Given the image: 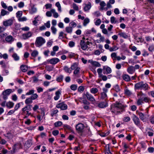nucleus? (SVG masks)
I'll return each instance as SVG.
<instances>
[{
	"mask_svg": "<svg viewBox=\"0 0 154 154\" xmlns=\"http://www.w3.org/2000/svg\"><path fill=\"white\" fill-rule=\"evenodd\" d=\"M126 107L125 105L120 102H116L115 103L111 105L110 110L113 114L119 115L124 111V109Z\"/></svg>",
	"mask_w": 154,
	"mask_h": 154,
	"instance_id": "obj_1",
	"label": "nucleus"
},
{
	"mask_svg": "<svg viewBox=\"0 0 154 154\" xmlns=\"http://www.w3.org/2000/svg\"><path fill=\"white\" fill-rule=\"evenodd\" d=\"M134 87L137 89L146 90L148 89V86L147 84L144 83L143 82H141L136 84Z\"/></svg>",
	"mask_w": 154,
	"mask_h": 154,
	"instance_id": "obj_2",
	"label": "nucleus"
},
{
	"mask_svg": "<svg viewBox=\"0 0 154 154\" xmlns=\"http://www.w3.org/2000/svg\"><path fill=\"white\" fill-rule=\"evenodd\" d=\"M45 42V39L42 37L36 38L35 45L36 47H40Z\"/></svg>",
	"mask_w": 154,
	"mask_h": 154,
	"instance_id": "obj_3",
	"label": "nucleus"
},
{
	"mask_svg": "<svg viewBox=\"0 0 154 154\" xmlns=\"http://www.w3.org/2000/svg\"><path fill=\"white\" fill-rule=\"evenodd\" d=\"M83 97L84 98H87L88 100L91 102H95V99L94 97L88 92L83 93L82 94Z\"/></svg>",
	"mask_w": 154,
	"mask_h": 154,
	"instance_id": "obj_4",
	"label": "nucleus"
},
{
	"mask_svg": "<svg viewBox=\"0 0 154 154\" xmlns=\"http://www.w3.org/2000/svg\"><path fill=\"white\" fill-rule=\"evenodd\" d=\"M76 131L78 133H82L84 132V130L85 128L84 124L82 123H79L75 126Z\"/></svg>",
	"mask_w": 154,
	"mask_h": 154,
	"instance_id": "obj_5",
	"label": "nucleus"
},
{
	"mask_svg": "<svg viewBox=\"0 0 154 154\" xmlns=\"http://www.w3.org/2000/svg\"><path fill=\"white\" fill-rule=\"evenodd\" d=\"M145 96V94L143 93L142 91L140 92L137 94V97L139 98L137 101V104L138 105H140L143 103V98Z\"/></svg>",
	"mask_w": 154,
	"mask_h": 154,
	"instance_id": "obj_6",
	"label": "nucleus"
},
{
	"mask_svg": "<svg viewBox=\"0 0 154 154\" xmlns=\"http://www.w3.org/2000/svg\"><path fill=\"white\" fill-rule=\"evenodd\" d=\"M132 119L134 124L139 128H141V125L139 118L135 115L133 114Z\"/></svg>",
	"mask_w": 154,
	"mask_h": 154,
	"instance_id": "obj_7",
	"label": "nucleus"
},
{
	"mask_svg": "<svg viewBox=\"0 0 154 154\" xmlns=\"http://www.w3.org/2000/svg\"><path fill=\"white\" fill-rule=\"evenodd\" d=\"M103 92L100 94V98L102 100H106L107 98V96L106 93L108 91V89L106 88H103L102 89Z\"/></svg>",
	"mask_w": 154,
	"mask_h": 154,
	"instance_id": "obj_8",
	"label": "nucleus"
},
{
	"mask_svg": "<svg viewBox=\"0 0 154 154\" xmlns=\"http://www.w3.org/2000/svg\"><path fill=\"white\" fill-rule=\"evenodd\" d=\"M14 20L12 19H9L3 22V25L5 27L11 26L13 24Z\"/></svg>",
	"mask_w": 154,
	"mask_h": 154,
	"instance_id": "obj_9",
	"label": "nucleus"
},
{
	"mask_svg": "<svg viewBox=\"0 0 154 154\" xmlns=\"http://www.w3.org/2000/svg\"><path fill=\"white\" fill-rule=\"evenodd\" d=\"M89 42H87L86 44L85 42L83 40H81L80 43V44L81 48L83 50H85L88 47L87 45H89Z\"/></svg>",
	"mask_w": 154,
	"mask_h": 154,
	"instance_id": "obj_10",
	"label": "nucleus"
},
{
	"mask_svg": "<svg viewBox=\"0 0 154 154\" xmlns=\"http://www.w3.org/2000/svg\"><path fill=\"white\" fill-rule=\"evenodd\" d=\"M33 35V33L30 31L23 34L22 35V37L23 39L26 40L29 38L31 37Z\"/></svg>",
	"mask_w": 154,
	"mask_h": 154,
	"instance_id": "obj_11",
	"label": "nucleus"
},
{
	"mask_svg": "<svg viewBox=\"0 0 154 154\" xmlns=\"http://www.w3.org/2000/svg\"><path fill=\"white\" fill-rule=\"evenodd\" d=\"M108 106V103L106 100L99 103L98 104V107L101 108L106 107Z\"/></svg>",
	"mask_w": 154,
	"mask_h": 154,
	"instance_id": "obj_12",
	"label": "nucleus"
},
{
	"mask_svg": "<svg viewBox=\"0 0 154 154\" xmlns=\"http://www.w3.org/2000/svg\"><path fill=\"white\" fill-rule=\"evenodd\" d=\"M46 62L52 64H55L58 62V58H53L47 60Z\"/></svg>",
	"mask_w": 154,
	"mask_h": 154,
	"instance_id": "obj_13",
	"label": "nucleus"
},
{
	"mask_svg": "<svg viewBox=\"0 0 154 154\" xmlns=\"http://www.w3.org/2000/svg\"><path fill=\"white\" fill-rule=\"evenodd\" d=\"M21 148V144L20 142H18L14 145L13 148L14 149V152H15L17 149Z\"/></svg>",
	"mask_w": 154,
	"mask_h": 154,
	"instance_id": "obj_14",
	"label": "nucleus"
},
{
	"mask_svg": "<svg viewBox=\"0 0 154 154\" xmlns=\"http://www.w3.org/2000/svg\"><path fill=\"white\" fill-rule=\"evenodd\" d=\"M5 40L6 42L9 43H11L14 40V38L11 35H9L7 36L5 38Z\"/></svg>",
	"mask_w": 154,
	"mask_h": 154,
	"instance_id": "obj_15",
	"label": "nucleus"
},
{
	"mask_svg": "<svg viewBox=\"0 0 154 154\" xmlns=\"http://www.w3.org/2000/svg\"><path fill=\"white\" fill-rule=\"evenodd\" d=\"M67 108V105L63 103H58V108H60L61 110L66 109Z\"/></svg>",
	"mask_w": 154,
	"mask_h": 154,
	"instance_id": "obj_16",
	"label": "nucleus"
},
{
	"mask_svg": "<svg viewBox=\"0 0 154 154\" xmlns=\"http://www.w3.org/2000/svg\"><path fill=\"white\" fill-rule=\"evenodd\" d=\"M135 69L134 66H131L128 67L127 69V71L130 74H133L135 72Z\"/></svg>",
	"mask_w": 154,
	"mask_h": 154,
	"instance_id": "obj_17",
	"label": "nucleus"
},
{
	"mask_svg": "<svg viewBox=\"0 0 154 154\" xmlns=\"http://www.w3.org/2000/svg\"><path fill=\"white\" fill-rule=\"evenodd\" d=\"M14 91V89H13V90L12 91L11 89H7L3 92L2 94H5L8 96L12 92H13Z\"/></svg>",
	"mask_w": 154,
	"mask_h": 154,
	"instance_id": "obj_18",
	"label": "nucleus"
},
{
	"mask_svg": "<svg viewBox=\"0 0 154 154\" xmlns=\"http://www.w3.org/2000/svg\"><path fill=\"white\" fill-rule=\"evenodd\" d=\"M91 3L90 2H88V4H85V6L84 8V10L85 11H87L91 9Z\"/></svg>",
	"mask_w": 154,
	"mask_h": 154,
	"instance_id": "obj_19",
	"label": "nucleus"
},
{
	"mask_svg": "<svg viewBox=\"0 0 154 154\" xmlns=\"http://www.w3.org/2000/svg\"><path fill=\"white\" fill-rule=\"evenodd\" d=\"M103 69L105 70L106 72V75L109 74L112 72L111 68L107 66H103Z\"/></svg>",
	"mask_w": 154,
	"mask_h": 154,
	"instance_id": "obj_20",
	"label": "nucleus"
},
{
	"mask_svg": "<svg viewBox=\"0 0 154 154\" xmlns=\"http://www.w3.org/2000/svg\"><path fill=\"white\" fill-rule=\"evenodd\" d=\"M122 78L126 82H129L131 80V78L130 76L127 74H124L123 75Z\"/></svg>",
	"mask_w": 154,
	"mask_h": 154,
	"instance_id": "obj_21",
	"label": "nucleus"
},
{
	"mask_svg": "<svg viewBox=\"0 0 154 154\" xmlns=\"http://www.w3.org/2000/svg\"><path fill=\"white\" fill-rule=\"evenodd\" d=\"M20 69L23 72H25L28 69V67L26 65H22L20 66Z\"/></svg>",
	"mask_w": 154,
	"mask_h": 154,
	"instance_id": "obj_22",
	"label": "nucleus"
},
{
	"mask_svg": "<svg viewBox=\"0 0 154 154\" xmlns=\"http://www.w3.org/2000/svg\"><path fill=\"white\" fill-rule=\"evenodd\" d=\"M118 35H119L120 37H122L125 39H126L128 37V35L124 32H119L118 33Z\"/></svg>",
	"mask_w": 154,
	"mask_h": 154,
	"instance_id": "obj_23",
	"label": "nucleus"
},
{
	"mask_svg": "<svg viewBox=\"0 0 154 154\" xmlns=\"http://www.w3.org/2000/svg\"><path fill=\"white\" fill-rule=\"evenodd\" d=\"M124 93L126 95L128 96L131 95L132 94L131 91L128 89L127 87H126L125 89L124 90Z\"/></svg>",
	"mask_w": 154,
	"mask_h": 154,
	"instance_id": "obj_24",
	"label": "nucleus"
},
{
	"mask_svg": "<svg viewBox=\"0 0 154 154\" xmlns=\"http://www.w3.org/2000/svg\"><path fill=\"white\" fill-rule=\"evenodd\" d=\"M14 103L11 101H9L6 103V106L7 108H11L14 106Z\"/></svg>",
	"mask_w": 154,
	"mask_h": 154,
	"instance_id": "obj_25",
	"label": "nucleus"
},
{
	"mask_svg": "<svg viewBox=\"0 0 154 154\" xmlns=\"http://www.w3.org/2000/svg\"><path fill=\"white\" fill-rule=\"evenodd\" d=\"M1 16H4L5 15H8L9 14V12L4 9H2L1 11Z\"/></svg>",
	"mask_w": 154,
	"mask_h": 154,
	"instance_id": "obj_26",
	"label": "nucleus"
},
{
	"mask_svg": "<svg viewBox=\"0 0 154 154\" xmlns=\"http://www.w3.org/2000/svg\"><path fill=\"white\" fill-rule=\"evenodd\" d=\"M32 102V100L30 97L27 98L25 100V103L27 105L31 104Z\"/></svg>",
	"mask_w": 154,
	"mask_h": 154,
	"instance_id": "obj_27",
	"label": "nucleus"
},
{
	"mask_svg": "<svg viewBox=\"0 0 154 154\" xmlns=\"http://www.w3.org/2000/svg\"><path fill=\"white\" fill-rule=\"evenodd\" d=\"M64 70L67 73H70L72 72V70L70 68L68 67L67 66H65L64 67Z\"/></svg>",
	"mask_w": 154,
	"mask_h": 154,
	"instance_id": "obj_28",
	"label": "nucleus"
},
{
	"mask_svg": "<svg viewBox=\"0 0 154 154\" xmlns=\"http://www.w3.org/2000/svg\"><path fill=\"white\" fill-rule=\"evenodd\" d=\"M12 57L15 61H18L20 59L19 57L16 53H14L12 55Z\"/></svg>",
	"mask_w": 154,
	"mask_h": 154,
	"instance_id": "obj_29",
	"label": "nucleus"
},
{
	"mask_svg": "<svg viewBox=\"0 0 154 154\" xmlns=\"http://www.w3.org/2000/svg\"><path fill=\"white\" fill-rule=\"evenodd\" d=\"M90 92L91 93L95 94L98 92V89L96 88H92L90 90Z\"/></svg>",
	"mask_w": 154,
	"mask_h": 154,
	"instance_id": "obj_30",
	"label": "nucleus"
},
{
	"mask_svg": "<svg viewBox=\"0 0 154 154\" xmlns=\"http://www.w3.org/2000/svg\"><path fill=\"white\" fill-rule=\"evenodd\" d=\"M72 28L69 26L66 27L65 28L66 32L69 33H71L72 31Z\"/></svg>",
	"mask_w": 154,
	"mask_h": 154,
	"instance_id": "obj_31",
	"label": "nucleus"
},
{
	"mask_svg": "<svg viewBox=\"0 0 154 154\" xmlns=\"http://www.w3.org/2000/svg\"><path fill=\"white\" fill-rule=\"evenodd\" d=\"M79 67L78 64L76 63H74L71 66V68L72 70H75Z\"/></svg>",
	"mask_w": 154,
	"mask_h": 154,
	"instance_id": "obj_32",
	"label": "nucleus"
},
{
	"mask_svg": "<svg viewBox=\"0 0 154 154\" xmlns=\"http://www.w3.org/2000/svg\"><path fill=\"white\" fill-rule=\"evenodd\" d=\"M63 128L65 130H68L71 131H72V128L69 125H65L63 126Z\"/></svg>",
	"mask_w": 154,
	"mask_h": 154,
	"instance_id": "obj_33",
	"label": "nucleus"
},
{
	"mask_svg": "<svg viewBox=\"0 0 154 154\" xmlns=\"http://www.w3.org/2000/svg\"><path fill=\"white\" fill-rule=\"evenodd\" d=\"M90 22V20L88 18H86L84 20L83 25L84 26H86L87 24Z\"/></svg>",
	"mask_w": 154,
	"mask_h": 154,
	"instance_id": "obj_34",
	"label": "nucleus"
},
{
	"mask_svg": "<svg viewBox=\"0 0 154 154\" xmlns=\"http://www.w3.org/2000/svg\"><path fill=\"white\" fill-rule=\"evenodd\" d=\"M102 31L103 33L104 34L107 35L108 36L110 35V34H112L113 33V32H110L109 34H108L107 30L106 28L102 29Z\"/></svg>",
	"mask_w": 154,
	"mask_h": 154,
	"instance_id": "obj_35",
	"label": "nucleus"
},
{
	"mask_svg": "<svg viewBox=\"0 0 154 154\" xmlns=\"http://www.w3.org/2000/svg\"><path fill=\"white\" fill-rule=\"evenodd\" d=\"M38 52L37 50H35L32 52L31 54V55L33 57H35L38 55Z\"/></svg>",
	"mask_w": 154,
	"mask_h": 154,
	"instance_id": "obj_36",
	"label": "nucleus"
},
{
	"mask_svg": "<svg viewBox=\"0 0 154 154\" xmlns=\"http://www.w3.org/2000/svg\"><path fill=\"white\" fill-rule=\"evenodd\" d=\"M91 63L93 66L96 67H100L101 66L100 64L98 62L92 61L91 62Z\"/></svg>",
	"mask_w": 154,
	"mask_h": 154,
	"instance_id": "obj_37",
	"label": "nucleus"
},
{
	"mask_svg": "<svg viewBox=\"0 0 154 154\" xmlns=\"http://www.w3.org/2000/svg\"><path fill=\"white\" fill-rule=\"evenodd\" d=\"M113 88L117 92H119L120 91L119 87L118 85H116L114 86Z\"/></svg>",
	"mask_w": 154,
	"mask_h": 154,
	"instance_id": "obj_38",
	"label": "nucleus"
},
{
	"mask_svg": "<svg viewBox=\"0 0 154 154\" xmlns=\"http://www.w3.org/2000/svg\"><path fill=\"white\" fill-rule=\"evenodd\" d=\"M110 22L112 23H116L117 22V21L116 20V18L114 17H111L110 18Z\"/></svg>",
	"mask_w": 154,
	"mask_h": 154,
	"instance_id": "obj_39",
	"label": "nucleus"
},
{
	"mask_svg": "<svg viewBox=\"0 0 154 154\" xmlns=\"http://www.w3.org/2000/svg\"><path fill=\"white\" fill-rule=\"evenodd\" d=\"M37 11V9L35 8L32 7L29 10V13L31 14H32Z\"/></svg>",
	"mask_w": 154,
	"mask_h": 154,
	"instance_id": "obj_40",
	"label": "nucleus"
},
{
	"mask_svg": "<svg viewBox=\"0 0 154 154\" xmlns=\"http://www.w3.org/2000/svg\"><path fill=\"white\" fill-rule=\"evenodd\" d=\"M38 97V95L36 94H33L30 97L32 100L36 99Z\"/></svg>",
	"mask_w": 154,
	"mask_h": 154,
	"instance_id": "obj_41",
	"label": "nucleus"
},
{
	"mask_svg": "<svg viewBox=\"0 0 154 154\" xmlns=\"http://www.w3.org/2000/svg\"><path fill=\"white\" fill-rule=\"evenodd\" d=\"M77 24L74 21L71 22L69 23V26L72 27V28H74L76 26Z\"/></svg>",
	"mask_w": 154,
	"mask_h": 154,
	"instance_id": "obj_42",
	"label": "nucleus"
},
{
	"mask_svg": "<svg viewBox=\"0 0 154 154\" xmlns=\"http://www.w3.org/2000/svg\"><path fill=\"white\" fill-rule=\"evenodd\" d=\"M51 12L53 14L54 17L55 18H57L58 17V14L55 12V11L54 9H51Z\"/></svg>",
	"mask_w": 154,
	"mask_h": 154,
	"instance_id": "obj_43",
	"label": "nucleus"
},
{
	"mask_svg": "<svg viewBox=\"0 0 154 154\" xmlns=\"http://www.w3.org/2000/svg\"><path fill=\"white\" fill-rule=\"evenodd\" d=\"M72 7L74 10L75 11H78L79 10V7L76 4L73 3L72 5Z\"/></svg>",
	"mask_w": 154,
	"mask_h": 154,
	"instance_id": "obj_44",
	"label": "nucleus"
},
{
	"mask_svg": "<svg viewBox=\"0 0 154 154\" xmlns=\"http://www.w3.org/2000/svg\"><path fill=\"white\" fill-rule=\"evenodd\" d=\"M80 70V68L79 67L76 69H75L73 72V73L75 75H78L79 73V71Z\"/></svg>",
	"mask_w": 154,
	"mask_h": 154,
	"instance_id": "obj_45",
	"label": "nucleus"
},
{
	"mask_svg": "<svg viewBox=\"0 0 154 154\" xmlns=\"http://www.w3.org/2000/svg\"><path fill=\"white\" fill-rule=\"evenodd\" d=\"M23 14L22 11H18L16 13V16L17 17L20 18L22 16Z\"/></svg>",
	"mask_w": 154,
	"mask_h": 154,
	"instance_id": "obj_46",
	"label": "nucleus"
},
{
	"mask_svg": "<svg viewBox=\"0 0 154 154\" xmlns=\"http://www.w3.org/2000/svg\"><path fill=\"white\" fill-rule=\"evenodd\" d=\"M147 150L149 152L152 153L154 152V148L152 147H149L147 149Z\"/></svg>",
	"mask_w": 154,
	"mask_h": 154,
	"instance_id": "obj_47",
	"label": "nucleus"
},
{
	"mask_svg": "<svg viewBox=\"0 0 154 154\" xmlns=\"http://www.w3.org/2000/svg\"><path fill=\"white\" fill-rule=\"evenodd\" d=\"M34 93V90L33 89L29 90L28 92H27L26 94V95H32Z\"/></svg>",
	"mask_w": 154,
	"mask_h": 154,
	"instance_id": "obj_48",
	"label": "nucleus"
},
{
	"mask_svg": "<svg viewBox=\"0 0 154 154\" xmlns=\"http://www.w3.org/2000/svg\"><path fill=\"white\" fill-rule=\"evenodd\" d=\"M100 5L101 6L100 9L103 10L104 8V7L106 5V4L103 1H102L100 2Z\"/></svg>",
	"mask_w": 154,
	"mask_h": 154,
	"instance_id": "obj_49",
	"label": "nucleus"
},
{
	"mask_svg": "<svg viewBox=\"0 0 154 154\" xmlns=\"http://www.w3.org/2000/svg\"><path fill=\"white\" fill-rule=\"evenodd\" d=\"M139 117L140 119L142 121H143L145 119L144 116L142 112H140L139 113Z\"/></svg>",
	"mask_w": 154,
	"mask_h": 154,
	"instance_id": "obj_50",
	"label": "nucleus"
},
{
	"mask_svg": "<svg viewBox=\"0 0 154 154\" xmlns=\"http://www.w3.org/2000/svg\"><path fill=\"white\" fill-rule=\"evenodd\" d=\"M106 147H107V148H106V150L105 152V154H111V153L109 150V145H106Z\"/></svg>",
	"mask_w": 154,
	"mask_h": 154,
	"instance_id": "obj_51",
	"label": "nucleus"
},
{
	"mask_svg": "<svg viewBox=\"0 0 154 154\" xmlns=\"http://www.w3.org/2000/svg\"><path fill=\"white\" fill-rule=\"evenodd\" d=\"M101 23V20L100 19H98L94 22L95 24L97 26H99Z\"/></svg>",
	"mask_w": 154,
	"mask_h": 154,
	"instance_id": "obj_52",
	"label": "nucleus"
},
{
	"mask_svg": "<svg viewBox=\"0 0 154 154\" xmlns=\"http://www.w3.org/2000/svg\"><path fill=\"white\" fill-rule=\"evenodd\" d=\"M52 32L54 34H56L57 31V29L54 26H52L51 28Z\"/></svg>",
	"mask_w": 154,
	"mask_h": 154,
	"instance_id": "obj_53",
	"label": "nucleus"
},
{
	"mask_svg": "<svg viewBox=\"0 0 154 154\" xmlns=\"http://www.w3.org/2000/svg\"><path fill=\"white\" fill-rule=\"evenodd\" d=\"M69 47L70 48H72L75 45V43L73 41H70L68 44Z\"/></svg>",
	"mask_w": 154,
	"mask_h": 154,
	"instance_id": "obj_54",
	"label": "nucleus"
},
{
	"mask_svg": "<svg viewBox=\"0 0 154 154\" xmlns=\"http://www.w3.org/2000/svg\"><path fill=\"white\" fill-rule=\"evenodd\" d=\"M58 112V110L57 109H53L51 113V116H54Z\"/></svg>",
	"mask_w": 154,
	"mask_h": 154,
	"instance_id": "obj_55",
	"label": "nucleus"
},
{
	"mask_svg": "<svg viewBox=\"0 0 154 154\" xmlns=\"http://www.w3.org/2000/svg\"><path fill=\"white\" fill-rule=\"evenodd\" d=\"M77 86L75 85H72L70 86V88L71 90L73 91H75L76 90Z\"/></svg>",
	"mask_w": 154,
	"mask_h": 154,
	"instance_id": "obj_56",
	"label": "nucleus"
},
{
	"mask_svg": "<svg viewBox=\"0 0 154 154\" xmlns=\"http://www.w3.org/2000/svg\"><path fill=\"white\" fill-rule=\"evenodd\" d=\"M131 120L129 116L125 117L123 119V121L125 122H128Z\"/></svg>",
	"mask_w": 154,
	"mask_h": 154,
	"instance_id": "obj_57",
	"label": "nucleus"
},
{
	"mask_svg": "<svg viewBox=\"0 0 154 154\" xmlns=\"http://www.w3.org/2000/svg\"><path fill=\"white\" fill-rule=\"evenodd\" d=\"M99 77L101 78L102 80L104 81H106L107 79V78L106 76L103 75H101Z\"/></svg>",
	"mask_w": 154,
	"mask_h": 154,
	"instance_id": "obj_58",
	"label": "nucleus"
},
{
	"mask_svg": "<svg viewBox=\"0 0 154 154\" xmlns=\"http://www.w3.org/2000/svg\"><path fill=\"white\" fill-rule=\"evenodd\" d=\"M0 65H1L2 67L3 68H5L6 67L5 63L3 61H0Z\"/></svg>",
	"mask_w": 154,
	"mask_h": 154,
	"instance_id": "obj_59",
	"label": "nucleus"
},
{
	"mask_svg": "<svg viewBox=\"0 0 154 154\" xmlns=\"http://www.w3.org/2000/svg\"><path fill=\"white\" fill-rule=\"evenodd\" d=\"M143 102L144 101L146 103H147L149 101V98L147 97H145V96H144L143 98Z\"/></svg>",
	"mask_w": 154,
	"mask_h": 154,
	"instance_id": "obj_60",
	"label": "nucleus"
},
{
	"mask_svg": "<svg viewBox=\"0 0 154 154\" xmlns=\"http://www.w3.org/2000/svg\"><path fill=\"white\" fill-rule=\"evenodd\" d=\"M24 6V3L23 2H21L18 4V7L19 8H22Z\"/></svg>",
	"mask_w": 154,
	"mask_h": 154,
	"instance_id": "obj_61",
	"label": "nucleus"
},
{
	"mask_svg": "<svg viewBox=\"0 0 154 154\" xmlns=\"http://www.w3.org/2000/svg\"><path fill=\"white\" fill-rule=\"evenodd\" d=\"M7 34L6 33L4 32L0 35V38L2 39L7 36Z\"/></svg>",
	"mask_w": 154,
	"mask_h": 154,
	"instance_id": "obj_62",
	"label": "nucleus"
},
{
	"mask_svg": "<svg viewBox=\"0 0 154 154\" xmlns=\"http://www.w3.org/2000/svg\"><path fill=\"white\" fill-rule=\"evenodd\" d=\"M12 99L15 101L17 100V97L16 94H14L12 96Z\"/></svg>",
	"mask_w": 154,
	"mask_h": 154,
	"instance_id": "obj_63",
	"label": "nucleus"
},
{
	"mask_svg": "<svg viewBox=\"0 0 154 154\" xmlns=\"http://www.w3.org/2000/svg\"><path fill=\"white\" fill-rule=\"evenodd\" d=\"M148 50L151 52L154 51V46L153 45L150 46L148 48Z\"/></svg>",
	"mask_w": 154,
	"mask_h": 154,
	"instance_id": "obj_64",
	"label": "nucleus"
}]
</instances>
